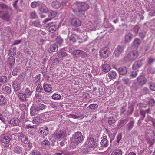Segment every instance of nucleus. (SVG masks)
I'll return each instance as SVG.
<instances>
[{
  "label": "nucleus",
  "instance_id": "obj_1",
  "mask_svg": "<svg viewBox=\"0 0 155 155\" xmlns=\"http://www.w3.org/2000/svg\"><path fill=\"white\" fill-rule=\"evenodd\" d=\"M0 8L3 10H0V18L3 20L10 21L12 10L9 7L3 3L0 4Z\"/></svg>",
  "mask_w": 155,
  "mask_h": 155
},
{
  "label": "nucleus",
  "instance_id": "obj_2",
  "mask_svg": "<svg viewBox=\"0 0 155 155\" xmlns=\"http://www.w3.org/2000/svg\"><path fill=\"white\" fill-rule=\"evenodd\" d=\"M75 5L77 6L76 8H73V12L78 16L82 17L84 15L85 11L89 8L88 5L83 2H76Z\"/></svg>",
  "mask_w": 155,
  "mask_h": 155
},
{
  "label": "nucleus",
  "instance_id": "obj_3",
  "mask_svg": "<svg viewBox=\"0 0 155 155\" xmlns=\"http://www.w3.org/2000/svg\"><path fill=\"white\" fill-rule=\"evenodd\" d=\"M138 56V51L134 50L130 51L127 55L124 57L126 61H133L135 60Z\"/></svg>",
  "mask_w": 155,
  "mask_h": 155
},
{
  "label": "nucleus",
  "instance_id": "obj_4",
  "mask_svg": "<svg viewBox=\"0 0 155 155\" xmlns=\"http://www.w3.org/2000/svg\"><path fill=\"white\" fill-rule=\"evenodd\" d=\"M83 136L81 132H77L72 136V141L75 145L81 142L83 140Z\"/></svg>",
  "mask_w": 155,
  "mask_h": 155
},
{
  "label": "nucleus",
  "instance_id": "obj_5",
  "mask_svg": "<svg viewBox=\"0 0 155 155\" xmlns=\"http://www.w3.org/2000/svg\"><path fill=\"white\" fill-rule=\"evenodd\" d=\"M66 136V132L64 130L57 131L53 135V137L55 139H62Z\"/></svg>",
  "mask_w": 155,
  "mask_h": 155
},
{
  "label": "nucleus",
  "instance_id": "obj_6",
  "mask_svg": "<svg viewBox=\"0 0 155 155\" xmlns=\"http://www.w3.org/2000/svg\"><path fill=\"white\" fill-rule=\"evenodd\" d=\"M0 140L1 142L5 144H8L11 140V136L7 134H3L1 136Z\"/></svg>",
  "mask_w": 155,
  "mask_h": 155
},
{
  "label": "nucleus",
  "instance_id": "obj_7",
  "mask_svg": "<svg viewBox=\"0 0 155 155\" xmlns=\"http://www.w3.org/2000/svg\"><path fill=\"white\" fill-rule=\"evenodd\" d=\"M73 54L76 57H81L82 58H84L86 55V53L80 50H75L73 53Z\"/></svg>",
  "mask_w": 155,
  "mask_h": 155
},
{
  "label": "nucleus",
  "instance_id": "obj_8",
  "mask_svg": "<svg viewBox=\"0 0 155 155\" xmlns=\"http://www.w3.org/2000/svg\"><path fill=\"white\" fill-rule=\"evenodd\" d=\"M95 139L92 138H88L85 143L86 145L89 148H92L94 147L95 144Z\"/></svg>",
  "mask_w": 155,
  "mask_h": 155
},
{
  "label": "nucleus",
  "instance_id": "obj_9",
  "mask_svg": "<svg viewBox=\"0 0 155 155\" xmlns=\"http://www.w3.org/2000/svg\"><path fill=\"white\" fill-rule=\"evenodd\" d=\"M21 81L19 78H17L13 82L12 86L14 90L18 91L20 89Z\"/></svg>",
  "mask_w": 155,
  "mask_h": 155
},
{
  "label": "nucleus",
  "instance_id": "obj_10",
  "mask_svg": "<svg viewBox=\"0 0 155 155\" xmlns=\"http://www.w3.org/2000/svg\"><path fill=\"white\" fill-rule=\"evenodd\" d=\"M99 53L101 57L105 58H107L109 53L108 48L105 47L102 49L100 50Z\"/></svg>",
  "mask_w": 155,
  "mask_h": 155
},
{
  "label": "nucleus",
  "instance_id": "obj_11",
  "mask_svg": "<svg viewBox=\"0 0 155 155\" xmlns=\"http://www.w3.org/2000/svg\"><path fill=\"white\" fill-rule=\"evenodd\" d=\"M57 15V13L55 11H51L49 12L48 14V16L49 18H48L45 19L44 21L43 22L45 23L48 21H50L51 19L55 17Z\"/></svg>",
  "mask_w": 155,
  "mask_h": 155
},
{
  "label": "nucleus",
  "instance_id": "obj_12",
  "mask_svg": "<svg viewBox=\"0 0 155 155\" xmlns=\"http://www.w3.org/2000/svg\"><path fill=\"white\" fill-rule=\"evenodd\" d=\"M48 130L46 127H43L40 130L39 136L40 137L44 138L48 134Z\"/></svg>",
  "mask_w": 155,
  "mask_h": 155
},
{
  "label": "nucleus",
  "instance_id": "obj_13",
  "mask_svg": "<svg viewBox=\"0 0 155 155\" xmlns=\"http://www.w3.org/2000/svg\"><path fill=\"white\" fill-rule=\"evenodd\" d=\"M68 117L69 118H71L73 119H81L83 118L84 117V115L82 114H80V113H75V114H69Z\"/></svg>",
  "mask_w": 155,
  "mask_h": 155
},
{
  "label": "nucleus",
  "instance_id": "obj_14",
  "mask_svg": "<svg viewBox=\"0 0 155 155\" xmlns=\"http://www.w3.org/2000/svg\"><path fill=\"white\" fill-rule=\"evenodd\" d=\"M47 25L48 26H49V31L50 32L53 33L56 30L57 27L55 23L51 22L48 23Z\"/></svg>",
  "mask_w": 155,
  "mask_h": 155
},
{
  "label": "nucleus",
  "instance_id": "obj_15",
  "mask_svg": "<svg viewBox=\"0 0 155 155\" xmlns=\"http://www.w3.org/2000/svg\"><path fill=\"white\" fill-rule=\"evenodd\" d=\"M124 47L123 46L119 45L114 51L115 56H118L123 51Z\"/></svg>",
  "mask_w": 155,
  "mask_h": 155
},
{
  "label": "nucleus",
  "instance_id": "obj_16",
  "mask_svg": "<svg viewBox=\"0 0 155 155\" xmlns=\"http://www.w3.org/2000/svg\"><path fill=\"white\" fill-rule=\"evenodd\" d=\"M137 81L139 85H143L147 82V79L143 76H140L137 78Z\"/></svg>",
  "mask_w": 155,
  "mask_h": 155
},
{
  "label": "nucleus",
  "instance_id": "obj_17",
  "mask_svg": "<svg viewBox=\"0 0 155 155\" xmlns=\"http://www.w3.org/2000/svg\"><path fill=\"white\" fill-rule=\"evenodd\" d=\"M70 33H69L68 40L71 42L74 43L75 42L76 40L78 39V36L77 35L74 34H72L71 35H70Z\"/></svg>",
  "mask_w": 155,
  "mask_h": 155
},
{
  "label": "nucleus",
  "instance_id": "obj_18",
  "mask_svg": "<svg viewBox=\"0 0 155 155\" xmlns=\"http://www.w3.org/2000/svg\"><path fill=\"white\" fill-rule=\"evenodd\" d=\"M71 24L73 26H79L81 25V21L78 18H74L71 19Z\"/></svg>",
  "mask_w": 155,
  "mask_h": 155
},
{
  "label": "nucleus",
  "instance_id": "obj_19",
  "mask_svg": "<svg viewBox=\"0 0 155 155\" xmlns=\"http://www.w3.org/2000/svg\"><path fill=\"white\" fill-rule=\"evenodd\" d=\"M39 8V11L42 13H47L48 11V8L45 5L42 3H41Z\"/></svg>",
  "mask_w": 155,
  "mask_h": 155
},
{
  "label": "nucleus",
  "instance_id": "obj_20",
  "mask_svg": "<svg viewBox=\"0 0 155 155\" xmlns=\"http://www.w3.org/2000/svg\"><path fill=\"white\" fill-rule=\"evenodd\" d=\"M13 151L15 153L17 154H21L22 153V148L18 146H15L14 147Z\"/></svg>",
  "mask_w": 155,
  "mask_h": 155
},
{
  "label": "nucleus",
  "instance_id": "obj_21",
  "mask_svg": "<svg viewBox=\"0 0 155 155\" xmlns=\"http://www.w3.org/2000/svg\"><path fill=\"white\" fill-rule=\"evenodd\" d=\"M133 37V34L130 33H128L126 34L124 37V41L125 43L130 42Z\"/></svg>",
  "mask_w": 155,
  "mask_h": 155
},
{
  "label": "nucleus",
  "instance_id": "obj_22",
  "mask_svg": "<svg viewBox=\"0 0 155 155\" xmlns=\"http://www.w3.org/2000/svg\"><path fill=\"white\" fill-rule=\"evenodd\" d=\"M20 136L21 137V140L22 142L25 144H28L29 143V141L28 140V138L25 135L22 134H21L20 135Z\"/></svg>",
  "mask_w": 155,
  "mask_h": 155
},
{
  "label": "nucleus",
  "instance_id": "obj_23",
  "mask_svg": "<svg viewBox=\"0 0 155 155\" xmlns=\"http://www.w3.org/2000/svg\"><path fill=\"white\" fill-rule=\"evenodd\" d=\"M19 123V120L16 118H12L10 121L9 124L13 126H18Z\"/></svg>",
  "mask_w": 155,
  "mask_h": 155
},
{
  "label": "nucleus",
  "instance_id": "obj_24",
  "mask_svg": "<svg viewBox=\"0 0 155 155\" xmlns=\"http://www.w3.org/2000/svg\"><path fill=\"white\" fill-rule=\"evenodd\" d=\"M141 43L140 40L137 38H135L132 42V46L135 48H138Z\"/></svg>",
  "mask_w": 155,
  "mask_h": 155
},
{
  "label": "nucleus",
  "instance_id": "obj_25",
  "mask_svg": "<svg viewBox=\"0 0 155 155\" xmlns=\"http://www.w3.org/2000/svg\"><path fill=\"white\" fill-rule=\"evenodd\" d=\"M18 97L20 101L24 102L27 100V98L26 96L23 94V92H21L19 93L18 95Z\"/></svg>",
  "mask_w": 155,
  "mask_h": 155
},
{
  "label": "nucleus",
  "instance_id": "obj_26",
  "mask_svg": "<svg viewBox=\"0 0 155 155\" xmlns=\"http://www.w3.org/2000/svg\"><path fill=\"white\" fill-rule=\"evenodd\" d=\"M142 63L140 61H136L132 66V68L134 70L138 69L141 66Z\"/></svg>",
  "mask_w": 155,
  "mask_h": 155
},
{
  "label": "nucleus",
  "instance_id": "obj_27",
  "mask_svg": "<svg viewBox=\"0 0 155 155\" xmlns=\"http://www.w3.org/2000/svg\"><path fill=\"white\" fill-rule=\"evenodd\" d=\"M102 71L104 72L107 73L111 69V67L110 66L107 64H105L103 65Z\"/></svg>",
  "mask_w": 155,
  "mask_h": 155
},
{
  "label": "nucleus",
  "instance_id": "obj_28",
  "mask_svg": "<svg viewBox=\"0 0 155 155\" xmlns=\"http://www.w3.org/2000/svg\"><path fill=\"white\" fill-rule=\"evenodd\" d=\"M15 62V59L14 57H9L8 58V63L10 67L13 66Z\"/></svg>",
  "mask_w": 155,
  "mask_h": 155
},
{
  "label": "nucleus",
  "instance_id": "obj_29",
  "mask_svg": "<svg viewBox=\"0 0 155 155\" xmlns=\"http://www.w3.org/2000/svg\"><path fill=\"white\" fill-rule=\"evenodd\" d=\"M51 5L54 8H58L61 6V3L57 1H54L52 2Z\"/></svg>",
  "mask_w": 155,
  "mask_h": 155
},
{
  "label": "nucleus",
  "instance_id": "obj_30",
  "mask_svg": "<svg viewBox=\"0 0 155 155\" xmlns=\"http://www.w3.org/2000/svg\"><path fill=\"white\" fill-rule=\"evenodd\" d=\"M43 87L45 91L47 92H50L52 89L51 86L48 84H44Z\"/></svg>",
  "mask_w": 155,
  "mask_h": 155
},
{
  "label": "nucleus",
  "instance_id": "obj_31",
  "mask_svg": "<svg viewBox=\"0 0 155 155\" xmlns=\"http://www.w3.org/2000/svg\"><path fill=\"white\" fill-rule=\"evenodd\" d=\"M108 75L110 78L112 79H115L117 76V73L116 72L114 71H112L109 72L108 73Z\"/></svg>",
  "mask_w": 155,
  "mask_h": 155
},
{
  "label": "nucleus",
  "instance_id": "obj_32",
  "mask_svg": "<svg viewBox=\"0 0 155 155\" xmlns=\"http://www.w3.org/2000/svg\"><path fill=\"white\" fill-rule=\"evenodd\" d=\"M2 91L3 92L6 93L7 94H9L11 92V88L8 86H3L2 88Z\"/></svg>",
  "mask_w": 155,
  "mask_h": 155
},
{
  "label": "nucleus",
  "instance_id": "obj_33",
  "mask_svg": "<svg viewBox=\"0 0 155 155\" xmlns=\"http://www.w3.org/2000/svg\"><path fill=\"white\" fill-rule=\"evenodd\" d=\"M35 106V109L37 110L38 111L43 110L46 107L45 105L41 103H39Z\"/></svg>",
  "mask_w": 155,
  "mask_h": 155
},
{
  "label": "nucleus",
  "instance_id": "obj_34",
  "mask_svg": "<svg viewBox=\"0 0 155 155\" xmlns=\"http://www.w3.org/2000/svg\"><path fill=\"white\" fill-rule=\"evenodd\" d=\"M108 143V142L107 139L106 138H104L100 142L101 145L102 147H105L107 145Z\"/></svg>",
  "mask_w": 155,
  "mask_h": 155
},
{
  "label": "nucleus",
  "instance_id": "obj_35",
  "mask_svg": "<svg viewBox=\"0 0 155 155\" xmlns=\"http://www.w3.org/2000/svg\"><path fill=\"white\" fill-rule=\"evenodd\" d=\"M32 92L29 89L26 88L23 94L27 98H28L31 95Z\"/></svg>",
  "mask_w": 155,
  "mask_h": 155
},
{
  "label": "nucleus",
  "instance_id": "obj_36",
  "mask_svg": "<svg viewBox=\"0 0 155 155\" xmlns=\"http://www.w3.org/2000/svg\"><path fill=\"white\" fill-rule=\"evenodd\" d=\"M108 122L110 125H113L116 122L115 118L112 117H110L108 118Z\"/></svg>",
  "mask_w": 155,
  "mask_h": 155
},
{
  "label": "nucleus",
  "instance_id": "obj_37",
  "mask_svg": "<svg viewBox=\"0 0 155 155\" xmlns=\"http://www.w3.org/2000/svg\"><path fill=\"white\" fill-rule=\"evenodd\" d=\"M118 71L120 74L124 75L127 72V69L126 67H121L118 69Z\"/></svg>",
  "mask_w": 155,
  "mask_h": 155
},
{
  "label": "nucleus",
  "instance_id": "obj_38",
  "mask_svg": "<svg viewBox=\"0 0 155 155\" xmlns=\"http://www.w3.org/2000/svg\"><path fill=\"white\" fill-rule=\"evenodd\" d=\"M7 79L6 76H1L0 77V85L7 82Z\"/></svg>",
  "mask_w": 155,
  "mask_h": 155
},
{
  "label": "nucleus",
  "instance_id": "obj_39",
  "mask_svg": "<svg viewBox=\"0 0 155 155\" xmlns=\"http://www.w3.org/2000/svg\"><path fill=\"white\" fill-rule=\"evenodd\" d=\"M58 47L56 44H53L51 45L50 47V49L52 52L56 51L58 50Z\"/></svg>",
  "mask_w": 155,
  "mask_h": 155
},
{
  "label": "nucleus",
  "instance_id": "obj_40",
  "mask_svg": "<svg viewBox=\"0 0 155 155\" xmlns=\"http://www.w3.org/2000/svg\"><path fill=\"white\" fill-rule=\"evenodd\" d=\"M30 114L32 116H34L37 114V112L38 111L35 109V107L34 106V107H31L30 109Z\"/></svg>",
  "mask_w": 155,
  "mask_h": 155
},
{
  "label": "nucleus",
  "instance_id": "obj_41",
  "mask_svg": "<svg viewBox=\"0 0 155 155\" xmlns=\"http://www.w3.org/2000/svg\"><path fill=\"white\" fill-rule=\"evenodd\" d=\"M122 151L120 149L115 150H114L110 155H122Z\"/></svg>",
  "mask_w": 155,
  "mask_h": 155
},
{
  "label": "nucleus",
  "instance_id": "obj_42",
  "mask_svg": "<svg viewBox=\"0 0 155 155\" xmlns=\"http://www.w3.org/2000/svg\"><path fill=\"white\" fill-rule=\"evenodd\" d=\"M32 24L33 25L39 27L41 26L40 22L38 20H36L32 22Z\"/></svg>",
  "mask_w": 155,
  "mask_h": 155
},
{
  "label": "nucleus",
  "instance_id": "obj_43",
  "mask_svg": "<svg viewBox=\"0 0 155 155\" xmlns=\"http://www.w3.org/2000/svg\"><path fill=\"white\" fill-rule=\"evenodd\" d=\"M40 2L38 1L37 2H33L31 4V6L32 8H35L37 5L40 6Z\"/></svg>",
  "mask_w": 155,
  "mask_h": 155
},
{
  "label": "nucleus",
  "instance_id": "obj_44",
  "mask_svg": "<svg viewBox=\"0 0 155 155\" xmlns=\"http://www.w3.org/2000/svg\"><path fill=\"white\" fill-rule=\"evenodd\" d=\"M127 122V120L126 119L120 120L118 124V126L121 127H123L124 125Z\"/></svg>",
  "mask_w": 155,
  "mask_h": 155
},
{
  "label": "nucleus",
  "instance_id": "obj_45",
  "mask_svg": "<svg viewBox=\"0 0 155 155\" xmlns=\"http://www.w3.org/2000/svg\"><path fill=\"white\" fill-rule=\"evenodd\" d=\"M134 126V122L133 121H130L127 125V130L130 131L133 128Z\"/></svg>",
  "mask_w": 155,
  "mask_h": 155
},
{
  "label": "nucleus",
  "instance_id": "obj_46",
  "mask_svg": "<svg viewBox=\"0 0 155 155\" xmlns=\"http://www.w3.org/2000/svg\"><path fill=\"white\" fill-rule=\"evenodd\" d=\"M42 145L45 147H48L50 145V143L48 140H45L42 141Z\"/></svg>",
  "mask_w": 155,
  "mask_h": 155
},
{
  "label": "nucleus",
  "instance_id": "obj_47",
  "mask_svg": "<svg viewBox=\"0 0 155 155\" xmlns=\"http://www.w3.org/2000/svg\"><path fill=\"white\" fill-rule=\"evenodd\" d=\"M5 102V97L3 95H0V105L4 104Z\"/></svg>",
  "mask_w": 155,
  "mask_h": 155
},
{
  "label": "nucleus",
  "instance_id": "obj_48",
  "mask_svg": "<svg viewBox=\"0 0 155 155\" xmlns=\"http://www.w3.org/2000/svg\"><path fill=\"white\" fill-rule=\"evenodd\" d=\"M98 107L97 105L96 104H91L89 106V108L92 110H94L97 108Z\"/></svg>",
  "mask_w": 155,
  "mask_h": 155
},
{
  "label": "nucleus",
  "instance_id": "obj_49",
  "mask_svg": "<svg viewBox=\"0 0 155 155\" xmlns=\"http://www.w3.org/2000/svg\"><path fill=\"white\" fill-rule=\"evenodd\" d=\"M61 96L60 94H54L52 95V97L53 98V99L58 100L60 99L61 98Z\"/></svg>",
  "mask_w": 155,
  "mask_h": 155
},
{
  "label": "nucleus",
  "instance_id": "obj_50",
  "mask_svg": "<svg viewBox=\"0 0 155 155\" xmlns=\"http://www.w3.org/2000/svg\"><path fill=\"white\" fill-rule=\"evenodd\" d=\"M30 17L31 19H35L37 18L36 13L35 11H33L31 12Z\"/></svg>",
  "mask_w": 155,
  "mask_h": 155
},
{
  "label": "nucleus",
  "instance_id": "obj_51",
  "mask_svg": "<svg viewBox=\"0 0 155 155\" xmlns=\"http://www.w3.org/2000/svg\"><path fill=\"white\" fill-rule=\"evenodd\" d=\"M148 93V89L146 87L143 88L141 91V93L142 95H144Z\"/></svg>",
  "mask_w": 155,
  "mask_h": 155
},
{
  "label": "nucleus",
  "instance_id": "obj_52",
  "mask_svg": "<svg viewBox=\"0 0 155 155\" xmlns=\"http://www.w3.org/2000/svg\"><path fill=\"white\" fill-rule=\"evenodd\" d=\"M155 104V101L154 99H151L148 102V104L150 106H153Z\"/></svg>",
  "mask_w": 155,
  "mask_h": 155
},
{
  "label": "nucleus",
  "instance_id": "obj_53",
  "mask_svg": "<svg viewBox=\"0 0 155 155\" xmlns=\"http://www.w3.org/2000/svg\"><path fill=\"white\" fill-rule=\"evenodd\" d=\"M18 68H15L13 71L12 74L13 76H16L18 73Z\"/></svg>",
  "mask_w": 155,
  "mask_h": 155
},
{
  "label": "nucleus",
  "instance_id": "obj_54",
  "mask_svg": "<svg viewBox=\"0 0 155 155\" xmlns=\"http://www.w3.org/2000/svg\"><path fill=\"white\" fill-rule=\"evenodd\" d=\"M138 71H135L132 72L131 74H130V76L132 78L136 77L137 74V72Z\"/></svg>",
  "mask_w": 155,
  "mask_h": 155
},
{
  "label": "nucleus",
  "instance_id": "obj_55",
  "mask_svg": "<svg viewBox=\"0 0 155 155\" xmlns=\"http://www.w3.org/2000/svg\"><path fill=\"white\" fill-rule=\"evenodd\" d=\"M122 81L125 84H128L130 83L129 80L128 78H123Z\"/></svg>",
  "mask_w": 155,
  "mask_h": 155
},
{
  "label": "nucleus",
  "instance_id": "obj_56",
  "mask_svg": "<svg viewBox=\"0 0 155 155\" xmlns=\"http://www.w3.org/2000/svg\"><path fill=\"white\" fill-rule=\"evenodd\" d=\"M149 84L150 89L152 91H155V85L151 82H149Z\"/></svg>",
  "mask_w": 155,
  "mask_h": 155
},
{
  "label": "nucleus",
  "instance_id": "obj_57",
  "mask_svg": "<svg viewBox=\"0 0 155 155\" xmlns=\"http://www.w3.org/2000/svg\"><path fill=\"white\" fill-rule=\"evenodd\" d=\"M40 152L37 150H33L31 152V155H38L39 154Z\"/></svg>",
  "mask_w": 155,
  "mask_h": 155
},
{
  "label": "nucleus",
  "instance_id": "obj_58",
  "mask_svg": "<svg viewBox=\"0 0 155 155\" xmlns=\"http://www.w3.org/2000/svg\"><path fill=\"white\" fill-rule=\"evenodd\" d=\"M57 42L59 44H61L63 42V39L60 37H58L56 38Z\"/></svg>",
  "mask_w": 155,
  "mask_h": 155
},
{
  "label": "nucleus",
  "instance_id": "obj_59",
  "mask_svg": "<svg viewBox=\"0 0 155 155\" xmlns=\"http://www.w3.org/2000/svg\"><path fill=\"white\" fill-rule=\"evenodd\" d=\"M140 27L138 25H136L133 28L134 31L136 33H137Z\"/></svg>",
  "mask_w": 155,
  "mask_h": 155
},
{
  "label": "nucleus",
  "instance_id": "obj_60",
  "mask_svg": "<svg viewBox=\"0 0 155 155\" xmlns=\"http://www.w3.org/2000/svg\"><path fill=\"white\" fill-rule=\"evenodd\" d=\"M20 109L22 110H25L26 109V105L23 104H20L19 105Z\"/></svg>",
  "mask_w": 155,
  "mask_h": 155
},
{
  "label": "nucleus",
  "instance_id": "obj_61",
  "mask_svg": "<svg viewBox=\"0 0 155 155\" xmlns=\"http://www.w3.org/2000/svg\"><path fill=\"white\" fill-rule=\"evenodd\" d=\"M122 138V135L121 134H118L117 137V142L118 143H119V142Z\"/></svg>",
  "mask_w": 155,
  "mask_h": 155
},
{
  "label": "nucleus",
  "instance_id": "obj_62",
  "mask_svg": "<svg viewBox=\"0 0 155 155\" xmlns=\"http://www.w3.org/2000/svg\"><path fill=\"white\" fill-rule=\"evenodd\" d=\"M21 41L20 40H17L14 41V43L13 44V45H18L21 43Z\"/></svg>",
  "mask_w": 155,
  "mask_h": 155
},
{
  "label": "nucleus",
  "instance_id": "obj_63",
  "mask_svg": "<svg viewBox=\"0 0 155 155\" xmlns=\"http://www.w3.org/2000/svg\"><path fill=\"white\" fill-rule=\"evenodd\" d=\"M39 120L38 118V117H35L33 119L32 122L33 123H37L38 122Z\"/></svg>",
  "mask_w": 155,
  "mask_h": 155
},
{
  "label": "nucleus",
  "instance_id": "obj_64",
  "mask_svg": "<svg viewBox=\"0 0 155 155\" xmlns=\"http://www.w3.org/2000/svg\"><path fill=\"white\" fill-rule=\"evenodd\" d=\"M59 54L62 57L65 56L67 55V53L64 51H61L59 53Z\"/></svg>",
  "mask_w": 155,
  "mask_h": 155
}]
</instances>
